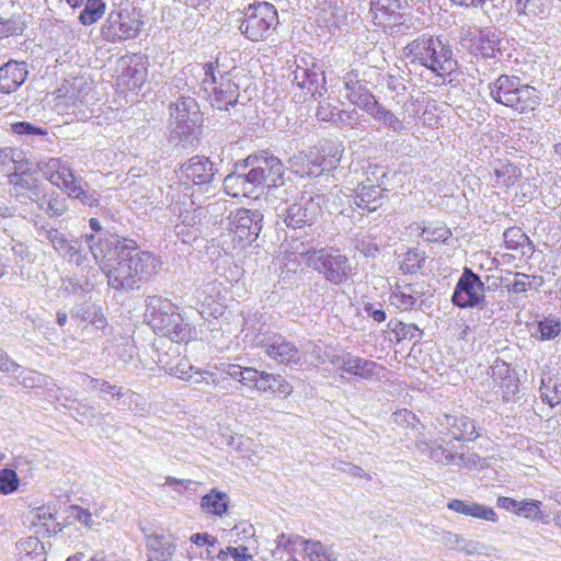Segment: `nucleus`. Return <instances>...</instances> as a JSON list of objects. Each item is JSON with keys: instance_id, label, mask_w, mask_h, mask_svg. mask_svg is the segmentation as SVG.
<instances>
[{"instance_id": "1", "label": "nucleus", "mask_w": 561, "mask_h": 561, "mask_svg": "<svg viewBox=\"0 0 561 561\" xmlns=\"http://www.w3.org/2000/svg\"><path fill=\"white\" fill-rule=\"evenodd\" d=\"M161 268V262L151 252L142 251L137 243L125 247L116 261L103 267L107 284L117 291L139 289L141 283L151 278Z\"/></svg>"}, {"instance_id": "2", "label": "nucleus", "mask_w": 561, "mask_h": 561, "mask_svg": "<svg viewBox=\"0 0 561 561\" xmlns=\"http://www.w3.org/2000/svg\"><path fill=\"white\" fill-rule=\"evenodd\" d=\"M201 88L214 108L228 111L238 102L239 84L232 71L226 70L219 60L203 65Z\"/></svg>"}, {"instance_id": "3", "label": "nucleus", "mask_w": 561, "mask_h": 561, "mask_svg": "<svg viewBox=\"0 0 561 561\" xmlns=\"http://www.w3.org/2000/svg\"><path fill=\"white\" fill-rule=\"evenodd\" d=\"M493 100L515 111L523 113L534 110L539 98L534 87L522 83L516 76L502 75L489 84Z\"/></svg>"}, {"instance_id": "4", "label": "nucleus", "mask_w": 561, "mask_h": 561, "mask_svg": "<svg viewBox=\"0 0 561 561\" xmlns=\"http://www.w3.org/2000/svg\"><path fill=\"white\" fill-rule=\"evenodd\" d=\"M341 191L331 192L329 195H302L299 201L287 205L278 214L287 228L293 230L311 227L321 215L322 205L330 198H339Z\"/></svg>"}, {"instance_id": "5", "label": "nucleus", "mask_w": 561, "mask_h": 561, "mask_svg": "<svg viewBox=\"0 0 561 561\" xmlns=\"http://www.w3.org/2000/svg\"><path fill=\"white\" fill-rule=\"evenodd\" d=\"M278 24L276 8L270 2H256L248 5L240 23V32L252 42L266 41Z\"/></svg>"}, {"instance_id": "6", "label": "nucleus", "mask_w": 561, "mask_h": 561, "mask_svg": "<svg viewBox=\"0 0 561 561\" xmlns=\"http://www.w3.org/2000/svg\"><path fill=\"white\" fill-rule=\"evenodd\" d=\"M305 255L307 265L334 285L345 282L352 271L348 259L336 249L310 250Z\"/></svg>"}, {"instance_id": "7", "label": "nucleus", "mask_w": 561, "mask_h": 561, "mask_svg": "<svg viewBox=\"0 0 561 561\" xmlns=\"http://www.w3.org/2000/svg\"><path fill=\"white\" fill-rule=\"evenodd\" d=\"M253 344L261 347L265 355L277 364L295 367L302 363V353L299 348L279 333L260 330L253 339Z\"/></svg>"}, {"instance_id": "8", "label": "nucleus", "mask_w": 561, "mask_h": 561, "mask_svg": "<svg viewBox=\"0 0 561 561\" xmlns=\"http://www.w3.org/2000/svg\"><path fill=\"white\" fill-rule=\"evenodd\" d=\"M231 249H243L255 241L262 230L263 214L259 209L240 208L229 217Z\"/></svg>"}, {"instance_id": "9", "label": "nucleus", "mask_w": 561, "mask_h": 561, "mask_svg": "<svg viewBox=\"0 0 561 561\" xmlns=\"http://www.w3.org/2000/svg\"><path fill=\"white\" fill-rule=\"evenodd\" d=\"M82 238L102 271L105 265H110L118 259L121 251L125 250V247H131V244L136 243L134 240L122 239L107 231L102 234H84Z\"/></svg>"}, {"instance_id": "10", "label": "nucleus", "mask_w": 561, "mask_h": 561, "mask_svg": "<svg viewBox=\"0 0 561 561\" xmlns=\"http://www.w3.org/2000/svg\"><path fill=\"white\" fill-rule=\"evenodd\" d=\"M484 299V283L471 268L465 267L456 284L451 302L462 309L482 308Z\"/></svg>"}, {"instance_id": "11", "label": "nucleus", "mask_w": 561, "mask_h": 561, "mask_svg": "<svg viewBox=\"0 0 561 561\" xmlns=\"http://www.w3.org/2000/svg\"><path fill=\"white\" fill-rule=\"evenodd\" d=\"M37 239L41 242L48 241L54 250L70 263L80 266L87 261V254L82 250V237L69 240L58 229L43 225L37 228Z\"/></svg>"}, {"instance_id": "12", "label": "nucleus", "mask_w": 561, "mask_h": 561, "mask_svg": "<svg viewBox=\"0 0 561 561\" xmlns=\"http://www.w3.org/2000/svg\"><path fill=\"white\" fill-rule=\"evenodd\" d=\"M141 22L127 10H113L108 13L101 33L108 42H121L135 38L140 31Z\"/></svg>"}, {"instance_id": "13", "label": "nucleus", "mask_w": 561, "mask_h": 561, "mask_svg": "<svg viewBox=\"0 0 561 561\" xmlns=\"http://www.w3.org/2000/svg\"><path fill=\"white\" fill-rule=\"evenodd\" d=\"M170 116L179 136L190 135L199 121L197 103L191 98H180L170 106Z\"/></svg>"}, {"instance_id": "14", "label": "nucleus", "mask_w": 561, "mask_h": 561, "mask_svg": "<svg viewBox=\"0 0 561 561\" xmlns=\"http://www.w3.org/2000/svg\"><path fill=\"white\" fill-rule=\"evenodd\" d=\"M146 307V317L156 332L162 333L174 319H179L178 306L161 296H149Z\"/></svg>"}, {"instance_id": "15", "label": "nucleus", "mask_w": 561, "mask_h": 561, "mask_svg": "<svg viewBox=\"0 0 561 561\" xmlns=\"http://www.w3.org/2000/svg\"><path fill=\"white\" fill-rule=\"evenodd\" d=\"M402 4L399 0H370V12L376 25L390 28V31H402L404 14L401 12Z\"/></svg>"}, {"instance_id": "16", "label": "nucleus", "mask_w": 561, "mask_h": 561, "mask_svg": "<svg viewBox=\"0 0 561 561\" xmlns=\"http://www.w3.org/2000/svg\"><path fill=\"white\" fill-rule=\"evenodd\" d=\"M340 369L348 375L364 380H380L385 377L386 368L367 358L346 353L340 358Z\"/></svg>"}, {"instance_id": "17", "label": "nucleus", "mask_w": 561, "mask_h": 561, "mask_svg": "<svg viewBox=\"0 0 561 561\" xmlns=\"http://www.w3.org/2000/svg\"><path fill=\"white\" fill-rule=\"evenodd\" d=\"M42 174L53 185L67 193L80 178H76L71 167L60 158H49L38 162Z\"/></svg>"}, {"instance_id": "18", "label": "nucleus", "mask_w": 561, "mask_h": 561, "mask_svg": "<svg viewBox=\"0 0 561 561\" xmlns=\"http://www.w3.org/2000/svg\"><path fill=\"white\" fill-rule=\"evenodd\" d=\"M181 178L195 185L208 184L213 181L216 169L209 158L194 156L180 165Z\"/></svg>"}, {"instance_id": "19", "label": "nucleus", "mask_w": 561, "mask_h": 561, "mask_svg": "<svg viewBox=\"0 0 561 561\" xmlns=\"http://www.w3.org/2000/svg\"><path fill=\"white\" fill-rule=\"evenodd\" d=\"M13 163L14 172L9 175V182L13 185L15 196L39 203L42 195L39 181L26 175L23 162L13 159Z\"/></svg>"}, {"instance_id": "20", "label": "nucleus", "mask_w": 561, "mask_h": 561, "mask_svg": "<svg viewBox=\"0 0 561 561\" xmlns=\"http://www.w3.org/2000/svg\"><path fill=\"white\" fill-rule=\"evenodd\" d=\"M244 163L254 164L257 167L259 171L263 172L265 178L264 182L267 187L277 186L279 183H282L284 167L277 157L262 151L257 154L249 156L244 160Z\"/></svg>"}, {"instance_id": "21", "label": "nucleus", "mask_w": 561, "mask_h": 561, "mask_svg": "<svg viewBox=\"0 0 561 561\" xmlns=\"http://www.w3.org/2000/svg\"><path fill=\"white\" fill-rule=\"evenodd\" d=\"M219 295L218 284L216 282H207L202 284L195 293V308L202 318H218L222 313V306L218 304Z\"/></svg>"}, {"instance_id": "22", "label": "nucleus", "mask_w": 561, "mask_h": 561, "mask_svg": "<svg viewBox=\"0 0 561 561\" xmlns=\"http://www.w3.org/2000/svg\"><path fill=\"white\" fill-rule=\"evenodd\" d=\"M28 75L25 62L10 60L0 67V92L10 94L16 91Z\"/></svg>"}, {"instance_id": "23", "label": "nucleus", "mask_w": 561, "mask_h": 561, "mask_svg": "<svg viewBox=\"0 0 561 561\" xmlns=\"http://www.w3.org/2000/svg\"><path fill=\"white\" fill-rule=\"evenodd\" d=\"M435 46L439 47V38L423 35L409 43L403 53L411 64H419L427 68L431 55L435 53Z\"/></svg>"}, {"instance_id": "24", "label": "nucleus", "mask_w": 561, "mask_h": 561, "mask_svg": "<svg viewBox=\"0 0 561 561\" xmlns=\"http://www.w3.org/2000/svg\"><path fill=\"white\" fill-rule=\"evenodd\" d=\"M91 85L83 78H73L57 89V99H64L67 106L77 108L88 102Z\"/></svg>"}, {"instance_id": "25", "label": "nucleus", "mask_w": 561, "mask_h": 561, "mask_svg": "<svg viewBox=\"0 0 561 561\" xmlns=\"http://www.w3.org/2000/svg\"><path fill=\"white\" fill-rule=\"evenodd\" d=\"M148 561H171L175 541L171 535L152 534L146 537Z\"/></svg>"}, {"instance_id": "26", "label": "nucleus", "mask_w": 561, "mask_h": 561, "mask_svg": "<svg viewBox=\"0 0 561 561\" xmlns=\"http://www.w3.org/2000/svg\"><path fill=\"white\" fill-rule=\"evenodd\" d=\"M385 190L379 185L362 183L355 190L353 196L354 204L364 211H375L382 206L385 201Z\"/></svg>"}, {"instance_id": "27", "label": "nucleus", "mask_w": 561, "mask_h": 561, "mask_svg": "<svg viewBox=\"0 0 561 561\" xmlns=\"http://www.w3.org/2000/svg\"><path fill=\"white\" fill-rule=\"evenodd\" d=\"M344 87L347 91L346 98L348 101L364 110L366 113L374 110V104L377 101L365 84L355 80L351 73L343 78Z\"/></svg>"}, {"instance_id": "28", "label": "nucleus", "mask_w": 561, "mask_h": 561, "mask_svg": "<svg viewBox=\"0 0 561 561\" xmlns=\"http://www.w3.org/2000/svg\"><path fill=\"white\" fill-rule=\"evenodd\" d=\"M293 83L301 89H307L312 95L316 93L321 94L319 91L320 82L324 83L325 78L323 72L312 64V67H305L299 64L289 75Z\"/></svg>"}, {"instance_id": "29", "label": "nucleus", "mask_w": 561, "mask_h": 561, "mask_svg": "<svg viewBox=\"0 0 561 561\" xmlns=\"http://www.w3.org/2000/svg\"><path fill=\"white\" fill-rule=\"evenodd\" d=\"M201 216V208L185 209L179 214V222L174 226V232L183 243H190L197 238Z\"/></svg>"}, {"instance_id": "30", "label": "nucleus", "mask_w": 561, "mask_h": 561, "mask_svg": "<svg viewBox=\"0 0 561 561\" xmlns=\"http://www.w3.org/2000/svg\"><path fill=\"white\" fill-rule=\"evenodd\" d=\"M457 61L453 58L451 48L439 39V47L435 46V53L431 55L427 69L436 76L444 78L456 70Z\"/></svg>"}, {"instance_id": "31", "label": "nucleus", "mask_w": 561, "mask_h": 561, "mask_svg": "<svg viewBox=\"0 0 561 561\" xmlns=\"http://www.w3.org/2000/svg\"><path fill=\"white\" fill-rule=\"evenodd\" d=\"M514 3L522 21L543 20L550 13L551 0H514Z\"/></svg>"}, {"instance_id": "32", "label": "nucleus", "mask_w": 561, "mask_h": 561, "mask_svg": "<svg viewBox=\"0 0 561 561\" xmlns=\"http://www.w3.org/2000/svg\"><path fill=\"white\" fill-rule=\"evenodd\" d=\"M290 169L300 176H318L323 171L320 158L313 152H299L289 159Z\"/></svg>"}, {"instance_id": "33", "label": "nucleus", "mask_w": 561, "mask_h": 561, "mask_svg": "<svg viewBox=\"0 0 561 561\" xmlns=\"http://www.w3.org/2000/svg\"><path fill=\"white\" fill-rule=\"evenodd\" d=\"M422 296L423 291L417 288L416 284L398 285L390 296V304L407 311L414 308Z\"/></svg>"}, {"instance_id": "34", "label": "nucleus", "mask_w": 561, "mask_h": 561, "mask_svg": "<svg viewBox=\"0 0 561 561\" xmlns=\"http://www.w3.org/2000/svg\"><path fill=\"white\" fill-rule=\"evenodd\" d=\"M445 424L456 440H473L478 437L476 426L468 416L445 415Z\"/></svg>"}, {"instance_id": "35", "label": "nucleus", "mask_w": 561, "mask_h": 561, "mask_svg": "<svg viewBox=\"0 0 561 561\" xmlns=\"http://www.w3.org/2000/svg\"><path fill=\"white\" fill-rule=\"evenodd\" d=\"M255 389L261 392H271L283 397H287L293 392L291 385L283 376L266 371H261L260 381L255 385Z\"/></svg>"}, {"instance_id": "36", "label": "nucleus", "mask_w": 561, "mask_h": 561, "mask_svg": "<svg viewBox=\"0 0 561 561\" xmlns=\"http://www.w3.org/2000/svg\"><path fill=\"white\" fill-rule=\"evenodd\" d=\"M20 561H45L44 543L37 537H26L16 542Z\"/></svg>"}, {"instance_id": "37", "label": "nucleus", "mask_w": 561, "mask_h": 561, "mask_svg": "<svg viewBox=\"0 0 561 561\" xmlns=\"http://www.w3.org/2000/svg\"><path fill=\"white\" fill-rule=\"evenodd\" d=\"M228 494L221 491L211 490L201 499V508L209 515L222 516L228 508Z\"/></svg>"}, {"instance_id": "38", "label": "nucleus", "mask_w": 561, "mask_h": 561, "mask_svg": "<svg viewBox=\"0 0 561 561\" xmlns=\"http://www.w3.org/2000/svg\"><path fill=\"white\" fill-rule=\"evenodd\" d=\"M301 543L310 561H336V554L332 547L312 539H301Z\"/></svg>"}, {"instance_id": "39", "label": "nucleus", "mask_w": 561, "mask_h": 561, "mask_svg": "<svg viewBox=\"0 0 561 561\" xmlns=\"http://www.w3.org/2000/svg\"><path fill=\"white\" fill-rule=\"evenodd\" d=\"M495 183L500 187H511L520 178V170L510 162L499 161L494 165Z\"/></svg>"}, {"instance_id": "40", "label": "nucleus", "mask_w": 561, "mask_h": 561, "mask_svg": "<svg viewBox=\"0 0 561 561\" xmlns=\"http://www.w3.org/2000/svg\"><path fill=\"white\" fill-rule=\"evenodd\" d=\"M416 448L435 462L454 465L456 453L454 454L448 451L439 444H433L427 440H419L416 443Z\"/></svg>"}, {"instance_id": "41", "label": "nucleus", "mask_w": 561, "mask_h": 561, "mask_svg": "<svg viewBox=\"0 0 561 561\" xmlns=\"http://www.w3.org/2000/svg\"><path fill=\"white\" fill-rule=\"evenodd\" d=\"M87 183L79 179L70 190L66 193L71 198L79 199L83 205L89 207L99 206V194L95 190L85 188Z\"/></svg>"}, {"instance_id": "42", "label": "nucleus", "mask_w": 561, "mask_h": 561, "mask_svg": "<svg viewBox=\"0 0 561 561\" xmlns=\"http://www.w3.org/2000/svg\"><path fill=\"white\" fill-rule=\"evenodd\" d=\"M368 114L371 115L376 121L392 129L394 133H400L404 128L402 121L391 111L380 105L377 101L374 104V110L368 112Z\"/></svg>"}, {"instance_id": "43", "label": "nucleus", "mask_w": 561, "mask_h": 561, "mask_svg": "<svg viewBox=\"0 0 561 561\" xmlns=\"http://www.w3.org/2000/svg\"><path fill=\"white\" fill-rule=\"evenodd\" d=\"M421 229L420 236L427 242H445L451 236L449 228L443 222H428L417 226Z\"/></svg>"}, {"instance_id": "44", "label": "nucleus", "mask_w": 561, "mask_h": 561, "mask_svg": "<svg viewBox=\"0 0 561 561\" xmlns=\"http://www.w3.org/2000/svg\"><path fill=\"white\" fill-rule=\"evenodd\" d=\"M161 334L168 336L172 342L180 344L181 342L191 339L192 329L190 324L184 321L183 317L179 314V319H174L170 323V327H168Z\"/></svg>"}, {"instance_id": "45", "label": "nucleus", "mask_w": 561, "mask_h": 561, "mask_svg": "<svg viewBox=\"0 0 561 561\" xmlns=\"http://www.w3.org/2000/svg\"><path fill=\"white\" fill-rule=\"evenodd\" d=\"M81 385L91 391H100L102 393H108L117 398L123 397L122 388L108 382L105 379L92 378L88 375H82Z\"/></svg>"}, {"instance_id": "46", "label": "nucleus", "mask_w": 561, "mask_h": 561, "mask_svg": "<svg viewBox=\"0 0 561 561\" xmlns=\"http://www.w3.org/2000/svg\"><path fill=\"white\" fill-rule=\"evenodd\" d=\"M105 8L103 0H87L83 10L80 12L79 21L83 25L93 24L103 16Z\"/></svg>"}, {"instance_id": "47", "label": "nucleus", "mask_w": 561, "mask_h": 561, "mask_svg": "<svg viewBox=\"0 0 561 561\" xmlns=\"http://www.w3.org/2000/svg\"><path fill=\"white\" fill-rule=\"evenodd\" d=\"M474 54H481L483 57H492L496 49L497 39L494 33L490 31H478Z\"/></svg>"}, {"instance_id": "48", "label": "nucleus", "mask_w": 561, "mask_h": 561, "mask_svg": "<svg viewBox=\"0 0 561 561\" xmlns=\"http://www.w3.org/2000/svg\"><path fill=\"white\" fill-rule=\"evenodd\" d=\"M226 193L232 197H249L248 190L241 173H231L224 180Z\"/></svg>"}, {"instance_id": "49", "label": "nucleus", "mask_w": 561, "mask_h": 561, "mask_svg": "<svg viewBox=\"0 0 561 561\" xmlns=\"http://www.w3.org/2000/svg\"><path fill=\"white\" fill-rule=\"evenodd\" d=\"M25 388H37L46 383V376L32 369H22L13 376Z\"/></svg>"}, {"instance_id": "50", "label": "nucleus", "mask_w": 561, "mask_h": 561, "mask_svg": "<svg viewBox=\"0 0 561 561\" xmlns=\"http://www.w3.org/2000/svg\"><path fill=\"white\" fill-rule=\"evenodd\" d=\"M323 156L320 158L324 170L335 169L341 161L343 148L341 145L328 144L322 147Z\"/></svg>"}, {"instance_id": "51", "label": "nucleus", "mask_w": 561, "mask_h": 561, "mask_svg": "<svg viewBox=\"0 0 561 561\" xmlns=\"http://www.w3.org/2000/svg\"><path fill=\"white\" fill-rule=\"evenodd\" d=\"M561 331V324L558 320L546 318L538 322L537 330L534 335H539L540 340H551L559 335Z\"/></svg>"}, {"instance_id": "52", "label": "nucleus", "mask_w": 561, "mask_h": 561, "mask_svg": "<svg viewBox=\"0 0 561 561\" xmlns=\"http://www.w3.org/2000/svg\"><path fill=\"white\" fill-rule=\"evenodd\" d=\"M541 502L538 500H523L519 502L517 515L531 520L541 519Z\"/></svg>"}, {"instance_id": "53", "label": "nucleus", "mask_w": 561, "mask_h": 561, "mask_svg": "<svg viewBox=\"0 0 561 561\" xmlns=\"http://www.w3.org/2000/svg\"><path fill=\"white\" fill-rule=\"evenodd\" d=\"M175 359V366H164V371L182 380H190L193 378L192 371L194 370V367L185 358H180L178 356Z\"/></svg>"}, {"instance_id": "54", "label": "nucleus", "mask_w": 561, "mask_h": 561, "mask_svg": "<svg viewBox=\"0 0 561 561\" xmlns=\"http://www.w3.org/2000/svg\"><path fill=\"white\" fill-rule=\"evenodd\" d=\"M317 117L323 122L345 123L344 114L330 103H320L317 110Z\"/></svg>"}, {"instance_id": "55", "label": "nucleus", "mask_w": 561, "mask_h": 561, "mask_svg": "<svg viewBox=\"0 0 561 561\" xmlns=\"http://www.w3.org/2000/svg\"><path fill=\"white\" fill-rule=\"evenodd\" d=\"M19 478L14 470L2 469L0 470V492L2 494H10L18 490Z\"/></svg>"}, {"instance_id": "56", "label": "nucleus", "mask_w": 561, "mask_h": 561, "mask_svg": "<svg viewBox=\"0 0 561 561\" xmlns=\"http://www.w3.org/2000/svg\"><path fill=\"white\" fill-rule=\"evenodd\" d=\"M382 81L387 85V89L390 92L394 93V95L392 96L393 99L400 96L404 98V93L407 90V81L403 77L399 75L387 73L382 77Z\"/></svg>"}, {"instance_id": "57", "label": "nucleus", "mask_w": 561, "mask_h": 561, "mask_svg": "<svg viewBox=\"0 0 561 561\" xmlns=\"http://www.w3.org/2000/svg\"><path fill=\"white\" fill-rule=\"evenodd\" d=\"M504 240L508 249L516 250L528 242V237L520 229L510 228L504 232Z\"/></svg>"}, {"instance_id": "58", "label": "nucleus", "mask_w": 561, "mask_h": 561, "mask_svg": "<svg viewBox=\"0 0 561 561\" xmlns=\"http://www.w3.org/2000/svg\"><path fill=\"white\" fill-rule=\"evenodd\" d=\"M492 378L495 382L508 379L515 376V371L510 367L507 363L501 359H496L491 367Z\"/></svg>"}, {"instance_id": "59", "label": "nucleus", "mask_w": 561, "mask_h": 561, "mask_svg": "<svg viewBox=\"0 0 561 561\" xmlns=\"http://www.w3.org/2000/svg\"><path fill=\"white\" fill-rule=\"evenodd\" d=\"M454 465L459 468H467V469L478 468V467L482 466V458L474 453H470V454H457L456 453Z\"/></svg>"}, {"instance_id": "60", "label": "nucleus", "mask_w": 561, "mask_h": 561, "mask_svg": "<svg viewBox=\"0 0 561 561\" xmlns=\"http://www.w3.org/2000/svg\"><path fill=\"white\" fill-rule=\"evenodd\" d=\"M13 133L25 136L46 135L47 131L28 122H18L11 125Z\"/></svg>"}, {"instance_id": "61", "label": "nucleus", "mask_w": 561, "mask_h": 561, "mask_svg": "<svg viewBox=\"0 0 561 561\" xmlns=\"http://www.w3.org/2000/svg\"><path fill=\"white\" fill-rule=\"evenodd\" d=\"M497 383L502 392V399L505 402H508L518 391V378L516 375Z\"/></svg>"}, {"instance_id": "62", "label": "nucleus", "mask_w": 561, "mask_h": 561, "mask_svg": "<svg viewBox=\"0 0 561 561\" xmlns=\"http://www.w3.org/2000/svg\"><path fill=\"white\" fill-rule=\"evenodd\" d=\"M471 517L484 519L488 522L496 523L497 522V514L492 507H488L485 505L474 503L472 506V514Z\"/></svg>"}, {"instance_id": "63", "label": "nucleus", "mask_w": 561, "mask_h": 561, "mask_svg": "<svg viewBox=\"0 0 561 561\" xmlns=\"http://www.w3.org/2000/svg\"><path fill=\"white\" fill-rule=\"evenodd\" d=\"M0 371L9 375L15 376L18 371H20V365L14 362L9 355L0 350Z\"/></svg>"}, {"instance_id": "64", "label": "nucleus", "mask_w": 561, "mask_h": 561, "mask_svg": "<svg viewBox=\"0 0 561 561\" xmlns=\"http://www.w3.org/2000/svg\"><path fill=\"white\" fill-rule=\"evenodd\" d=\"M516 279L507 285V289L515 294L526 293L530 287V282L528 280V275L523 273H516Z\"/></svg>"}]
</instances>
